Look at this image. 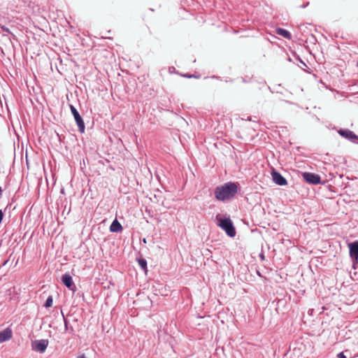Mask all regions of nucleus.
Segmentation results:
<instances>
[{"mask_svg": "<svg viewBox=\"0 0 358 358\" xmlns=\"http://www.w3.org/2000/svg\"><path fill=\"white\" fill-rule=\"evenodd\" d=\"M238 186L234 182H227L224 185L217 187L215 195L217 199L224 201L234 197L237 193Z\"/></svg>", "mask_w": 358, "mask_h": 358, "instance_id": "nucleus-1", "label": "nucleus"}, {"mask_svg": "<svg viewBox=\"0 0 358 358\" xmlns=\"http://www.w3.org/2000/svg\"><path fill=\"white\" fill-rule=\"evenodd\" d=\"M219 226L226 231L227 234L230 237L236 235V230L230 219H221Z\"/></svg>", "mask_w": 358, "mask_h": 358, "instance_id": "nucleus-2", "label": "nucleus"}, {"mask_svg": "<svg viewBox=\"0 0 358 358\" xmlns=\"http://www.w3.org/2000/svg\"><path fill=\"white\" fill-rule=\"evenodd\" d=\"M69 108H70L71 112L74 117V120L78 125V131L80 133H84L85 127V123H84V121H83L82 117L79 114L77 109L73 105L69 104Z\"/></svg>", "mask_w": 358, "mask_h": 358, "instance_id": "nucleus-3", "label": "nucleus"}, {"mask_svg": "<svg viewBox=\"0 0 358 358\" xmlns=\"http://www.w3.org/2000/svg\"><path fill=\"white\" fill-rule=\"evenodd\" d=\"M338 133L341 136L351 141L352 143H358V136L352 131L348 129H340L338 130Z\"/></svg>", "mask_w": 358, "mask_h": 358, "instance_id": "nucleus-4", "label": "nucleus"}, {"mask_svg": "<svg viewBox=\"0 0 358 358\" xmlns=\"http://www.w3.org/2000/svg\"><path fill=\"white\" fill-rule=\"evenodd\" d=\"M48 345V341L42 339V340H39V341H36L32 344V348L35 351L43 353L45 351Z\"/></svg>", "mask_w": 358, "mask_h": 358, "instance_id": "nucleus-5", "label": "nucleus"}, {"mask_svg": "<svg viewBox=\"0 0 358 358\" xmlns=\"http://www.w3.org/2000/svg\"><path fill=\"white\" fill-rule=\"evenodd\" d=\"M62 282L71 290H73L75 285L73 284L72 277L69 273H65L62 278Z\"/></svg>", "mask_w": 358, "mask_h": 358, "instance_id": "nucleus-6", "label": "nucleus"}, {"mask_svg": "<svg viewBox=\"0 0 358 358\" xmlns=\"http://www.w3.org/2000/svg\"><path fill=\"white\" fill-rule=\"evenodd\" d=\"M351 257L358 259V241L348 245Z\"/></svg>", "mask_w": 358, "mask_h": 358, "instance_id": "nucleus-7", "label": "nucleus"}, {"mask_svg": "<svg viewBox=\"0 0 358 358\" xmlns=\"http://www.w3.org/2000/svg\"><path fill=\"white\" fill-rule=\"evenodd\" d=\"M13 336L12 331L9 328H6L0 332V343L8 341Z\"/></svg>", "mask_w": 358, "mask_h": 358, "instance_id": "nucleus-8", "label": "nucleus"}, {"mask_svg": "<svg viewBox=\"0 0 358 358\" xmlns=\"http://www.w3.org/2000/svg\"><path fill=\"white\" fill-rule=\"evenodd\" d=\"M300 175L303 176V179H320V176L319 175L307 171H299L297 177L300 178Z\"/></svg>", "mask_w": 358, "mask_h": 358, "instance_id": "nucleus-9", "label": "nucleus"}, {"mask_svg": "<svg viewBox=\"0 0 358 358\" xmlns=\"http://www.w3.org/2000/svg\"><path fill=\"white\" fill-rule=\"evenodd\" d=\"M266 172L272 176V179H285L280 173H278L275 169L273 167H268L266 170Z\"/></svg>", "mask_w": 358, "mask_h": 358, "instance_id": "nucleus-10", "label": "nucleus"}, {"mask_svg": "<svg viewBox=\"0 0 358 358\" xmlns=\"http://www.w3.org/2000/svg\"><path fill=\"white\" fill-rule=\"evenodd\" d=\"M275 32L277 34H278L287 39L290 40L292 38L291 33L289 31L284 29L282 28L276 29Z\"/></svg>", "mask_w": 358, "mask_h": 358, "instance_id": "nucleus-11", "label": "nucleus"}, {"mask_svg": "<svg viewBox=\"0 0 358 358\" xmlns=\"http://www.w3.org/2000/svg\"><path fill=\"white\" fill-rule=\"evenodd\" d=\"M110 230L113 232H120L122 231V227L117 220H115L110 227Z\"/></svg>", "mask_w": 358, "mask_h": 358, "instance_id": "nucleus-12", "label": "nucleus"}, {"mask_svg": "<svg viewBox=\"0 0 358 358\" xmlns=\"http://www.w3.org/2000/svg\"><path fill=\"white\" fill-rule=\"evenodd\" d=\"M138 264L141 266V267L145 270L147 266V262L144 259H139L138 260Z\"/></svg>", "mask_w": 358, "mask_h": 358, "instance_id": "nucleus-13", "label": "nucleus"}, {"mask_svg": "<svg viewBox=\"0 0 358 358\" xmlns=\"http://www.w3.org/2000/svg\"><path fill=\"white\" fill-rule=\"evenodd\" d=\"M52 303H53L52 297V296H50L45 301V306L46 308H50L52 306Z\"/></svg>", "mask_w": 358, "mask_h": 358, "instance_id": "nucleus-14", "label": "nucleus"}, {"mask_svg": "<svg viewBox=\"0 0 358 358\" xmlns=\"http://www.w3.org/2000/svg\"><path fill=\"white\" fill-rule=\"evenodd\" d=\"M182 76H183L185 78H199L200 77L199 76H196L194 74H189V73L182 74Z\"/></svg>", "mask_w": 358, "mask_h": 358, "instance_id": "nucleus-15", "label": "nucleus"}, {"mask_svg": "<svg viewBox=\"0 0 358 358\" xmlns=\"http://www.w3.org/2000/svg\"><path fill=\"white\" fill-rule=\"evenodd\" d=\"M276 185H286L287 184V180H274Z\"/></svg>", "mask_w": 358, "mask_h": 358, "instance_id": "nucleus-16", "label": "nucleus"}, {"mask_svg": "<svg viewBox=\"0 0 358 358\" xmlns=\"http://www.w3.org/2000/svg\"><path fill=\"white\" fill-rule=\"evenodd\" d=\"M309 183L317 185L322 183V180H306Z\"/></svg>", "mask_w": 358, "mask_h": 358, "instance_id": "nucleus-17", "label": "nucleus"}, {"mask_svg": "<svg viewBox=\"0 0 358 358\" xmlns=\"http://www.w3.org/2000/svg\"><path fill=\"white\" fill-rule=\"evenodd\" d=\"M338 358H346V357L345 356V355L343 354V352H340V353L338 355Z\"/></svg>", "mask_w": 358, "mask_h": 358, "instance_id": "nucleus-18", "label": "nucleus"}, {"mask_svg": "<svg viewBox=\"0 0 358 358\" xmlns=\"http://www.w3.org/2000/svg\"><path fill=\"white\" fill-rule=\"evenodd\" d=\"M296 59H298V61H299V63H301L303 66H306V63L303 61H302L299 57H297Z\"/></svg>", "mask_w": 358, "mask_h": 358, "instance_id": "nucleus-19", "label": "nucleus"}, {"mask_svg": "<svg viewBox=\"0 0 358 358\" xmlns=\"http://www.w3.org/2000/svg\"><path fill=\"white\" fill-rule=\"evenodd\" d=\"M296 59H298V61H299V63H301L303 66H306V63L303 61H302L299 57H297Z\"/></svg>", "mask_w": 358, "mask_h": 358, "instance_id": "nucleus-20", "label": "nucleus"}, {"mask_svg": "<svg viewBox=\"0 0 358 358\" xmlns=\"http://www.w3.org/2000/svg\"><path fill=\"white\" fill-rule=\"evenodd\" d=\"M78 358H86V357L85 355H81Z\"/></svg>", "mask_w": 358, "mask_h": 358, "instance_id": "nucleus-21", "label": "nucleus"}, {"mask_svg": "<svg viewBox=\"0 0 358 358\" xmlns=\"http://www.w3.org/2000/svg\"><path fill=\"white\" fill-rule=\"evenodd\" d=\"M1 192H2V190H1V188L0 187V196L1 195Z\"/></svg>", "mask_w": 358, "mask_h": 358, "instance_id": "nucleus-22", "label": "nucleus"}, {"mask_svg": "<svg viewBox=\"0 0 358 358\" xmlns=\"http://www.w3.org/2000/svg\"><path fill=\"white\" fill-rule=\"evenodd\" d=\"M357 65H358V62H357Z\"/></svg>", "mask_w": 358, "mask_h": 358, "instance_id": "nucleus-23", "label": "nucleus"}]
</instances>
